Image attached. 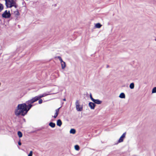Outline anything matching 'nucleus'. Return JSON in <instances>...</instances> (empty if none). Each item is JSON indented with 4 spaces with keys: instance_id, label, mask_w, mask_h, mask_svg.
Here are the masks:
<instances>
[{
    "instance_id": "30",
    "label": "nucleus",
    "mask_w": 156,
    "mask_h": 156,
    "mask_svg": "<svg viewBox=\"0 0 156 156\" xmlns=\"http://www.w3.org/2000/svg\"><path fill=\"white\" fill-rule=\"evenodd\" d=\"M17 13H19V12H17Z\"/></svg>"
},
{
    "instance_id": "25",
    "label": "nucleus",
    "mask_w": 156,
    "mask_h": 156,
    "mask_svg": "<svg viewBox=\"0 0 156 156\" xmlns=\"http://www.w3.org/2000/svg\"><path fill=\"white\" fill-rule=\"evenodd\" d=\"M126 136V133H123L122 135L121 136L122 137V138H123L125 137Z\"/></svg>"
},
{
    "instance_id": "4",
    "label": "nucleus",
    "mask_w": 156,
    "mask_h": 156,
    "mask_svg": "<svg viewBox=\"0 0 156 156\" xmlns=\"http://www.w3.org/2000/svg\"><path fill=\"white\" fill-rule=\"evenodd\" d=\"M76 108L77 111H81L83 110V106H80L79 101L77 100L76 103Z\"/></svg>"
},
{
    "instance_id": "9",
    "label": "nucleus",
    "mask_w": 156,
    "mask_h": 156,
    "mask_svg": "<svg viewBox=\"0 0 156 156\" xmlns=\"http://www.w3.org/2000/svg\"><path fill=\"white\" fill-rule=\"evenodd\" d=\"M60 63L61 64L62 69H64L66 67V64L65 62L62 61V62H61Z\"/></svg>"
},
{
    "instance_id": "1",
    "label": "nucleus",
    "mask_w": 156,
    "mask_h": 156,
    "mask_svg": "<svg viewBox=\"0 0 156 156\" xmlns=\"http://www.w3.org/2000/svg\"><path fill=\"white\" fill-rule=\"evenodd\" d=\"M32 106V104L28 103L27 101L26 102V103L19 104L15 111L16 115L17 116L20 115H25Z\"/></svg>"
},
{
    "instance_id": "12",
    "label": "nucleus",
    "mask_w": 156,
    "mask_h": 156,
    "mask_svg": "<svg viewBox=\"0 0 156 156\" xmlns=\"http://www.w3.org/2000/svg\"><path fill=\"white\" fill-rule=\"evenodd\" d=\"M119 97L121 98H125V95L124 93H122L120 94Z\"/></svg>"
},
{
    "instance_id": "7",
    "label": "nucleus",
    "mask_w": 156,
    "mask_h": 156,
    "mask_svg": "<svg viewBox=\"0 0 156 156\" xmlns=\"http://www.w3.org/2000/svg\"><path fill=\"white\" fill-rule=\"evenodd\" d=\"M60 108L56 109L55 110V114L53 116L54 118H55L57 117V116L58 114L59 109Z\"/></svg>"
},
{
    "instance_id": "20",
    "label": "nucleus",
    "mask_w": 156,
    "mask_h": 156,
    "mask_svg": "<svg viewBox=\"0 0 156 156\" xmlns=\"http://www.w3.org/2000/svg\"><path fill=\"white\" fill-rule=\"evenodd\" d=\"M156 92V87H154L152 90V93H155Z\"/></svg>"
},
{
    "instance_id": "3",
    "label": "nucleus",
    "mask_w": 156,
    "mask_h": 156,
    "mask_svg": "<svg viewBox=\"0 0 156 156\" xmlns=\"http://www.w3.org/2000/svg\"><path fill=\"white\" fill-rule=\"evenodd\" d=\"M42 97H43V96L42 94L39 95L31 99L28 101L27 102L32 104Z\"/></svg>"
},
{
    "instance_id": "24",
    "label": "nucleus",
    "mask_w": 156,
    "mask_h": 156,
    "mask_svg": "<svg viewBox=\"0 0 156 156\" xmlns=\"http://www.w3.org/2000/svg\"><path fill=\"white\" fill-rule=\"evenodd\" d=\"M33 154V152L32 151H30V153L28 155V156H32Z\"/></svg>"
},
{
    "instance_id": "27",
    "label": "nucleus",
    "mask_w": 156,
    "mask_h": 156,
    "mask_svg": "<svg viewBox=\"0 0 156 156\" xmlns=\"http://www.w3.org/2000/svg\"><path fill=\"white\" fill-rule=\"evenodd\" d=\"M18 144L19 145H21V143L20 142H19Z\"/></svg>"
},
{
    "instance_id": "6",
    "label": "nucleus",
    "mask_w": 156,
    "mask_h": 156,
    "mask_svg": "<svg viewBox=\"0 0 156 156\" xmlns=\"http://www.w3.org/2000/svg\"><path fill=\"white\" fill-rule=\"evenodd\" d=\"M89 106L91 109H94L95 106V105L93 102H90L89 103Z\"/></svg>"
},
{
    "instance_id": "22",
    "label": "nucleus",
    "mask_w": 156,
    "mask_h": 156,
    "mask_svg": "<svg viewBox=\"0 0 156 156\" xmlns=\"http://www.w3.org/2000/svg\"><path fill=\"white\" fill-rule=\"evenodd\" d=\"M49 94H50L44 93V94H42V95L43 96V97H45V96H47Z\"/></svg>"
},
{
    "instance_id": "28",
    "label": "nucleus",
    "mask_w": 156,
    "mask_h": 156,
    "mask_svg": "<svg viewBox=\"0 0 156 156\" xmlns=\"http://www.w3.org/2000/svg\"><path fill=\"white\" fill-rule=\"evenodd\" d=\"M109 67V66L108 65H107V68L108 67Z\"/></svg>"
},
{
    "instance_id": "21",
    "label": "nucleus",
    "mask_w": 156,
    "mask_h": 156,
    "mask_svg": "<svg viewBox=\"0 0 156 156\" xmlns=\"http://www.w3.org/2000/svg\"><path fill=\"white\" fill-rule=\"evenodd\" d=\"M57 58L59 59L60 62L63 61L62 59V58L60 56H58L57 57Z\"/></svg>"
},
{
    "instance_id": "11",
    "label": "nucleus",
    "mask_w": 156,
    "mask_h": 156,
    "mask_svg": "<svg viewBox=\"0 0 156 156\" xmlns=\"http://www.w3.org/2000/svg\"><path fill=\"white\" fill-rule=\"evenodd\" d=\"M49 125L51 127L54 128L55 126V123H53L52 122H50L49 123Z\"/></svg>"
},
{
    "instance_id": "13",
    "label": "nucleus",
    "mask_w": 156,
    "mask_h": 156,
    "mask_svg": "<svg viewBox=\"0 0 156 156\" xmlns=\"http://www.w3.org/2000/svg\"><path fill=\"white\" fill-rule=\"evenodd\" d=\"M76 132V130L75 129H71L70 130V133H72L73 134H74Z\"/></svg>"
},
{
    "instance_id": "16",
    "label": "nucleus",
    "mask_w": 156,
    "mask_h": 156,
    "mask_svg": "<svg viewBox=\"0 0 156 156\" xmlns=\"http://www.w3.org/2000/svg\"><path fill=\"white\" fill-rule=\"evenodd\" d=\"M134 85L133 83H131L129 85V87L131 89H133L134 88Z\"/></svg>"
},
{
    "instance_id": "26",
    "label": "nucleus",
    "mask_w": 156,
    "mask_h": 156,
    "mask_svg": "<svg viewBox=\"0 0 156 156\" xmlns=\"http://www.w3.org/2000/svg\"><path fill=\"white\" fill-rule=\"evenodd\" d=\"M90 98L92 100V101H93V100H94V99L93 97H92V95L91 94L90 95Z\"/></svg>"
},
{
    "instance_id": "17",
    "label": "nucleus",
    "mask_w": 156,
    "mask_h": 156,
    "mask_svg": "<svg viewBox=\"0 0 156 156\" xmlns=\"http://www.w3.org/2000/svg\"><path fill=\"white\" fill-rule=\"evenodd\" d=\"M75 149L76 150L78 151L80 149L79 146L78 145H76L75 146Z\"/></svg>"
},
{
    "instance_id": "15",
    "label": "nucleus",
    "mask_w": 156,
    "mask_h": 156,
    "mask_svg": "<svg viewBox=\"0 0 156 156\" xmlns=\"http://www.w3.org/2000/svg\"><path fill=\"white\" fill-rule=\"evenodd\" d=\"M101 26V25L100 23H96L95 25V27L97 28H100Z\"/></svg>"
},
{
    "instance_id": "2",
    "label": "nucleus",
    "mask_w": 156,
    "mask_h": 156,
    "mask_svg": "<svg viewBox=\"0 0 156 156\" xmlns=\"http://www.w3.org/2000/svg\"><path fill=\"white\" fill-rule=\"evenodd\" d=\"M6 6L7 8H11L12 7H14L16 8V2L13 0H5Z\"/></svg>"
},
{
    "instance_id": "19",
    "label": "nucleus",
    "mask_w": 156,
    "mask_h": 156,
    "mask_svg": "<svg viewBox=\"0 0 156 156\" xmlns=\"http://www.w3.org/2000/svg\"><path fill=\"white\" fill-rule=\"evenodd\" d=\"M3 9V6L2 4L0 3V12H1Z\"/></svg>"
},
{
    "instance_id": "29",
    "label": "nucleus",
    "mask_w": 156,
    "mask_h": 156,
    "mask_svg": "<svg viewBox=\"0 0 156 156\" xmlns=\"http://www.w3.org/2000/svg\"><path fill=\"white\" fill-rule=\"evenodd\" d=\"M63 100H64V101H65V100H66V99H63Z\"/></svg>"
},
{
    "instance_id": "18",
    "label": "nucleus",
    "mask_w": 156,
    "mask_h": 156,
    "mask_svg": "<svg viewBox=\"0 0 156 156\" xmlns=\"http://www.w3.org/2000/svg\"><path fill=\"white\" fill-rule=\"evenodd\" d=\"M124 138H122V136H121L120 138L119 139V140L118 142L119 143L122 142L123 141Z\"/></svg>"
},
{
    "instance_id": "14",
    "label": "nucleus",
    "mask_w": 156,
    "mask_h": 156,
    "mask_svg": "<svg viewBox=\"0 0 156 156\" xmlns=\"http://www.w3.org/2000/svg\"><path fill=\"white\" fill-rule=\"evenodd\" d=\"M17 134L20 138H21L22 137L23 134L20 131L18 132Z\"/></svg>"
},
{
    "instance_id": "8",
    "label": "nucleus",
    "mask_w": 156,
    "mask_h": 156,
    "mask_svg": "<svg viewBox=\"0 0 156 156\" xmlns=\"http://www.w3.org/2000/svg\"><path fill=\"white\" fill-rule=\"evenodd\" d=\"M93 102L94 103L97 104H101L102 101L98 99H94L93 100Z\"/></svg>"
},
{
    "instance_id": "23",
    "label": "nucleus",
    "mask_w": 156,
    "mask_h": 156,
    "mask_svg": "<svg viewBox=\"0 0 156 156\" xmlns=\"http://www.w3.org/2000/svg\"><path fill=\"white\" fill-rule=\"evenodd\" d=\"M39 100V101H38V103L39 104H41L42 103V101H43L42 100V99H40Z\"/></svg>"
},
{
    "instance_id": "10",
    "label": "nucleus",
    "mask_w": 156,
    "mask_h": 156,
    "mask_svg": "<svg viewBox=\"0 0 156 156\" xmlns=\"http://www.w3.org/2000/svg\"><path fill=\"white\" fill-rule=\"evenodd\" d=\"M62 122L61 120L60 119H58L57 120V126H60L62 125Z\"/></svg>"
},
{
    "instance_id": "5",
    "label": "nucleus",
    "mask_w": 156,
    "mask_h": 156,
    "mask_svg": "<svg viewBox=\"0 0 156 156\" xmlns=\"http://www.w3.org/2000/svg\"><path fill=\"white\" fill-rule=\"evenodd\" d=\"M10 16L11 14L9 11H7V10L5 11L2 14V16L5 18H9L10 17Z\"/></svg>"
}]
</instances>
